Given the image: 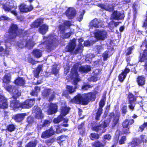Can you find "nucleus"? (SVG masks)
Returning <instances> with one entry per match:
<instances>
[{
  "label": "nucleus",
  "mask_w": 147,
  "mask_h": 147,
  "mask_svg": "<svg viewBox=\"0 0 147 147\" xmlns=\"http://www.w3.org/2000/svg\"><path fill=\"white\" fill-rule=\"evenodd\" d=\"M18 28L17 26L15 24L11 25L8 33L5 35L4 42L6 47L9 46L13 39H14L18 35Z\"/></svg>",
  "instance_id": "obj_1"
},
{
  "label": "nucleus",
  "mask_w": 147,
  "mask_h": 147,
  "mask_svg": "<svg viewBox=\"0 0 147 147\" xmlns=\"http://www.w3.org/2000/svg\"><path fill=\"white\" fill-rule=\"evenodd\" d=\"M13 1L11 0H8L4 1H1L0 4L3 5V8L5 11H10L11 13L15 16L17 15V13L16 10L13 9H16L17 8V6L14 5Z\"/></svg>",
  "instance_id": "obj_2"
},
{
  "label": "nucleus",
  "mask_w": 147,
  "mask_h": 147,
  "mask_svg": "<svg viewBox=\"0 0 147 147\" xmlns=\"http://www.w3.org/2000/svg\"><path fill=\"white\" fill-rule=\"evenodd\" d=\"M78 66L77 64L74 65L71 71L70 78L74 84L76 85L81 80L77 71Z\"/></svg>",
  "instance_id": "obj_3"
},
{
  "label": "nucleus",
  "mask_w": 147,
  "mask_h": 147,
  "mask_svg": "<svg viewBox=\"0 0 147 147\" xmlns=\"http://www.w3.org/2000/svg\"><path fill=\"white\" fill-rule=\"evenodd\" d=\"M56 38L55 36H53L52 35L49 36L47 38L43 37V39L45 41L43 42V44L45 45L47 48L51 49L52 46L54 45L57 41Z\"/></svg>",
  "instance_id": "obj_4"
},
{
  "label": "nucleus",
  "mask_w": 147,
  "mask_h": 147,
  "mask_svg": "<svg viewBox=\"0 0 147 147\" xmlns=\"http://www.w3.org/2000/svg\"><path fill=\"white\" fill-rule=\"evenodd\" d=\"M35 44V43L32 41V39H29L27 41L26 39L24 38L18 42V45L20 48H21L26 47L29 49H30Z\"/></svg>",
  "instance_id": "obj_5"
},
{
  "label": "nucleus",
  "mask_w": 147,
  "mask_h": 147,
  "mask_svg": "<svg viewBox=\"0 0 147 147\" xmlns=\"http://www.w3.org/2000/svg\"><path fill=\"white\" fill-rule=\"evenodd\" d=\"M97 94L96 92H90L83 95V101L82 102L84 105H86L92 99L95 98V95Z\"/></svg>",
  "instance_id": "obj_6"
},
{
  "label": "nucleus",
  "mask_w": 147,
  "mask_h": 147,
  "mask_svg": "<svg viewBox=\"0 0 147 147\" xmlns=\"http://www.w3.org/2000/svg\"><path fill=\"white\" fill-rule=\"evenodd\" d=\"M69 109L66 107V105L64 106V107H62L61 114L60 115L53 120V122L55 123H58L63 119V117L65 116L67 114L69 111Z\"/></svg>",
  "instance_id": "obj_7"
},
{
  "label": "nucleus",
  "mask_w": 147,
  "mask_h": 147,
  "mask_svg": "<svg viewBox=\"0 0 147 147\" xmlns=\"http://www.w3.org/2000/svg\"><path fill=\"white\" fill-rule=\"evenodd\" d=\"M103 26L102 21L97 18H95L91 20L89 24V28L91 29H93L94 27L95 28L103 27Z\"/></svg>",
  "instance_id": "obj_8"
},
{
  "label": "nucleus",
  "mask_w": 147,
  "mask_h": 147,
  "mask_svg": "<svg viewBox=\"0 0 147 147\" xmlns=\"http://www.w3.org/2000/svg\"><path fill=\"white\" fill-rule=\"evenodd\" d=\"M109 121H106L102 122L99 126H96L92 127L93 130L96 131H99L102 129V133H103L105 132V129L104 128L106 127L109 123Z\"/></svg>",
  "instance_id": "obj_9"
},
{
  "label": "nucleus",
  "mask_w": 147,
  "mask_h": 147,
  "mask_svg": "<svg viewBox=\"0 0 147 147\" xmlns=\"http://www.w3.org/2000/svg\"><path fill=\"white\" fill-rule=\"evenodd\" d=\"M111 117V120H112L111 123L112 127H114L118 123L120 116L119 113L117 112L115 114L112 113L109 115Z\"/></svg>",
  "instance_id": "obj_10"
},
{
  "label": "nucleus",
  "mask_w": 147,
  "mask_h": 147,
  "mask_svg": "<svg viewBox=\"0 0 147 147\" xmlns=\"http://www.w3.org/2000/svg\"><path fill=\"white\" fill-rule=\"evenodd\" d=\"M107 32L104 30H98L95 33L94 35L96 38L104 40L107 38Z\"/></svg>",
  "instance_id": "obj_11"
},
{
  "label": "nucleus",
  "mask_w": 147,
  "mask_h": 147,
  "mask_svg": "<svg viewBox=\"0 0 147 147\" xmlns=\"http://www.w3.org/2000/svg\"><path fill=\"white\" fill-rule=\"evenodd\" d=\"M54 92L53 90L48 88L45 89L42 93V95L45 97L48 96L50 94H51L49 99L50 101L52 100L54 98Z\"/></svg>",
  "instance_id": "obj_12"
},
{
  "label": "nucleus",
  "mask_w": 147,
  "mask_h": 147,
  "mask_svg": "<svg viewBox=\"0 0 147 147\" xmlns=\"http://www.w3.org/2000/svg\"><path fill=\"white\" fill-rule=\"evenodd\" d=\"M35 102L34 99L27 100L21 104V107L23 108H29L33 105Z\"/></svg>",
  "instance_id": "obj_13"
},
{
  "label": "nucleus",
  "mask_w": 147,
  "mask_h": 147,
  "mask_svg": "<svg viewBox=\"0 0 147 147\" xmlns=\"http://www.w3.org/2000/svg\"><path fill=\"white\" fill-rule=\"evenodd\" d=\"M33 113L36 118L40 119L43 118V115L42 113V111L39 107H34L33 108Z\"/></svg>",
  "instance_id": "obj_14"
},
{
  "label": "nucleus",
  "mask_w": 147,
  "mask_h": 147,
  "mask_svg": "<svg viewBox=\"0 0 147 147\" xmlns=\"http://www.w3.org/2000/svg\"><path fill=\"white\" fill-rule=\"evenodd\" d=\"M128 97L129 104V107L130 109L132 110L134 109L135 107V102L136 101V98L131 94H129Z\"/></svg>",
  "instance_id": "obj_15"
},
{
  "label": "nucleus",
  "mask_w": 147,
  "mask_h": 147,
  "mask_svg": "<svg viewBox=\"0 0 147 147\" xmlns=\"http://www.w3.org/2000/svg\"><path fill=\"white\" fill-rule=\"evenodd\" d=\"M105 100L104 99H102L99 102V105L100 107L98 109L96 117V120H99L100 117L102 113V107L104 106L105 104Z\"/></svg>",
  "instance_id": "obj_16"
},
{
  "label": "nucleus",
  "mask_w": 147,
  "mask_h": 147,
  "mask_svg": "<svg viewBox=\"0 0 147 147\" xmlns=\"http://www.w3.org/2000/svg\"><path fill=\"white\" fill-rule=\"evenodd\" d=\"M54 133L55 131L51 127L49 129L43 132L42 134L41 137L43 138H49L54 135Z\"/></svg>",
  "instance_id": "obj_17"
},
{
  "label": "nucleus",
  "mask_w": 147,
  "mask_h": 147,
  "mask_svg": "<svg viewBox=\"0 0 147 147\" xmlns=\"http://www.w3.org/2000/svg\"><path fill=\"white\" fill-rule=\"evenodd\" d=\"M54 133L55 131L51 127L49 129L43 132L42 134L41 137L43 138H49L54 135Z\"/></svg>",
  "instance_id": "obj_18"
},
{
  "label": "nucleus",
  "mask_w": 147,
  "mask_h": 147,
  "mask_svg": "<svg viewBox=\"0 0 147 147\" xmlns=\"http://www.w3.org/2000/svg\"><path fill=\"white\" fill-rule=\"evenodd\" d=\"M76 11L73 8H68L66 12V16L69 19H73L76 15Z\"/></svg>",
  "instance_id": "obj_19"
},
{
  "label": "nucleus",
  "mask_w": 147,
  "mask_h": 147,
  "mask_svg": "<svg viewBox=\"0 0 147 147\" xmlns=\"http://www.w3.org/2000/svg\"><path fill=\"white\" fill-rule=\"evenodd\" d=\"M7 100L5 97L0 95V109H5L8 108Z\"/></svg>",
  "instance_id": "obj_20"
},
{
  "label": "nucleus",
  "mask_w": 147,
  "mask_h": 147,
  "mask_svg": "<svg viewBox=\"0 0 147 147\" xmlns=\"http://www.w3.org/2000/svg\"><path fill=\"white\" fill-rule=\"evenodd\" d=\"M76 40L75 39H73L69 43V45L67 46L66 51L68 52L73 51L76 46Z\"/></svg>",
  "instance_id": "obj_21"
},
{
  "label": "nucleus",
  "mask_w": 147,
  "mask_h": 147,
  "mask_svg": "<svg viewBox=\"0 0 147 147\" xmlns=\"http://www.w3.org/2000/svg\"><path fill=\"white\" fill-rule=\"evenodd\" d=\"M112 18L113 19L119 20L123 19L124 17L123 13H121L117 11H114L112 16Z\"/></svg>",
  "instance_id": "obj_22"
},
{
  "label": "nucleus",
  "mask_w": 147,
  "mask_h": 147,
  "mask_svg": "<svg viewBox=\"0 0 147 147\" xmlns=\"http://www.w3.org/2000/svg\"><path fill=\"white\" fill-rule=\"evenodd\" d=\"M20 11L22 12H27L31 11L33 9V7L31 5L29 7L24 4L21 5L19 8Z\"/></svg>",
  "instance_id": "obj_23"
},
{
  "label": "nucleus",
  "mask_w": 147,
  "mask_h": 147,
  "mask_svg": "<svg viewBox=\"0 0 147 147\" xmlns=\"http://www.w3.org/2000/svg\"><path fill=\"white\" fill-rule=\"evenodd\" d=\"M57 106L56 104L51 103L48 110V114L51 115L56 113L57 111Z\"/></svg>",
  "instance_id": "obj_24"
},
{
  "label": "nucleus",
  "mask_w": 147,
  "mask_h": 147,
  "mask_svg": "<svg viewBox=\"0 0 147 147\" xmlns=\"http://www.w3.org/2000/svg\"><path fill=\"white\" fill-rule=\"evenodd\" d=\"M83 100V96H82L81 94H78L74 98L71 100V102L76 103L77 104H81L84 105L82 102Z\"/></svg>",
  "instance_id": "obj_25"
},
{
  "label": "nucleus",
  "mask_w": 147,
  "mask_h": 147,
  "mask_svg": "<svg viewBox=\"0 0 147 147\" xmlns=\"http://www.w3.org/2000/svg\"><path fill=\"white\" fill-rule=\"evenodd\" d=\"M140 60L141 61H145V69L147 71V50H145L143 53L141 55Z\"/></svg>",
  "instance_id": "obj_26"
},
{
  "label": "nucleus",
  "mask_w": 147,
  "mask_h": 147,
  "mask_svg": "<svg viewBox=\"0 0 147 147\" xmlns=\"http://www.w3.org/2000/svg\"><path fill=\"white\" fill-rule=\"evenodd\" d=\"M71 25V23L69 21H65L62 25L59 26V28L62 32H64L66 28H69Z\"/></svg>",
  "instance_id": "obj_27"
},
{
  "label": "nucleus",
  "mask_w": 147,
  "mask_h": 147,
  "mask_svg": "<svg viewBox=\"0 0 147 147\" xmlns=\"http://www.w3.org/2000/svg\"><path fill=\"white\" fill-rule=\"evenodd\" d=\"M49 29L48 26L45 24H43L40 26L38 29V32L42 34H44L48 31Z\"/></svg>",
  "instance_id": "obj_28"
},
{
  "label": "nucleus",
  "mask_w": 147,
  "mask_h": 147,
  "mask_svg": "<svg viewBox=\"0 0 147 147\" xmlns=\"http://www.w3.org/2000/svg\"><path fill=\"white\" fill-rule=\"evenodd\" d=\"M21 104L15 99L11 101L10 106L13 109L16 110L19 107H21Z\"/></svg>",
  "instance_id": "obj_29"
},
{
  "label": "nucleus",
  "mask_w": 147,
  "mask_h": 147,
  "mask_svg": "<svg viewBox=\"0 0 147 147\" xmlns=\"http://www.w3.org/2000/svg\"><path fill=\"white\" fill-rule=\"evenodd\" d=\"M130 71V70L127 68H126L124 71H123L119 76V80L122 82L125 78L127 73H129Z\"/></svg>",
  "instance_id": "obj_30"
},
{
  "label": "nucleus",
  "mask_w": 147,
  "mask_h": 147,
  "mask_svg": "<svg viewBox=\"0 0 147 147\" xmlns=\"http://www.w3.org/2000/svg\"><path fill=\"white\" fill-rule=\"evenodd\" d=\"M100 6L102 8L105 10L111 11H112L114 8V6L113 4H109L106 3L104 4H100Z\"/></svg>",
  "instance_id": "obj_31"
},
{
  "label": "nucleus",
  "mask_w": 147,
  "mask_h": 147,
  "mask_svg": "<svg viewBox=\"0 0 147 147\" xmlns=\"http://www.w3.org/2000/svg\"><path fill=\"white\" fill-rule=\"evenodd\" d=\"M91 70V67L88 65L81 66L79 68V71L81 72L87 73Z\"/></svg>",
  "instance_id": "obj_32"
},
{
  "label": "nucleus",
  "mask_w": 147,
  "mask_h": 147,
  "mask_svg": "<svg viewBox=\"0 0 147 147\" xmlns=\"http://www.w3.org/2000/svg\"><path fill=\"white\" fill-rule=\"evenodd\" d=\"M129 123V120L127 119L125 120L123 123V131L125 134L129 132V128L128 127Z\"/></svg>",
  "instance_id": "obj_33"
},
{
  "label": "nucleus",
  "mask_w": 147,
  "mask_h": 147,
  "mask_svg": "<svg viewBox=\"0 0 147 147\" xmlns=\"http://www.w3.org/2000/svg\"><path fill=\"white\" fill-rule=\"evenodd\" d=\"M26 115V114L24 113L17 114L15 116L14 119L16 121L19 122L23 120Z\"/></svg>",
  "instance_id": "obj_34"
},
{
  "label": "nucleus",
  "mask_w": 147,
  "mask_h": 147,
  "mask_svg": "<svg viewBox=\"0 0 147 147\" xmlns=\"http://www.w3.org/2000/svg\"><path fill=\"white\" fill-rule=\"evenodd\" d=\"M43 19L42 18H39L37 19L32 24V27L37 28L41 24L43 23Z\"/></svg>",
  "instance_id": "obj_35"
},
{
  "label": "nucleus",
  "mask_w": 147,
  "mask_h": 147,
  "mask_svg": "<svg viewBox=\"0 0 147 147\" xmlns=\"http://www.w3.org/2000/svg\"><path fill=\"white\" fill-rule=\"evenodd\" d=\"M32 53L34 56L37 58L41 57L42 55V51L38 49L34 50Z\"/></svg>",
  "instance_id": "obj_36"
},
{
  "label": "nucleus",
  "mask_w": 147,
  "mask_h": 147,
  "mask_svg": "<svg viewBox=\"0 0 147 147\" xmlns=\"http://www.w3.org/2000/svg\"><path fill=\"white\" fill-rule=\"evenodd\" d=\"M15 83L18 85L22 86L24 85L25 83V80L21 78H18L15 81Z\"/></svg>",
  "instance_id": "obj_37"
},
{
  "label": "nucleus",
  "mask_w": 147,
  "mask_h": 147,
  "mask_svg": "<svg viewBox=\"0 0 147 147\" xmlns=\"http://www.w3.org/2000/svg\"><path fill=\"white\" fill-rule=\"evenodd\" d=\"M79 45L78 47L77 48L76 50V53L78 52H81L83 49V44L82 42H83V39L80 38L78 40Z\"/></svg>",
  "instance_id": "obj_38"
},
{
  "label": "nucleus",
  "mask_w": 147,
  "mask_h": 147,
  "mask_svg": "<svg viewBox=\"0 0 147 147\" xmlns=\"http://www.w3.org/2000/svg\"><path fill=\"white\" fill-rule=\"evenodd\" d=\"M137 81L138 84L142 86L145 84V78L142 76H139L137 78Z\"/></svg>",
  "instance_id": "obj_39"
},
{
  "label": "nucleus",
  "mask_w": 147,
  "mask_h": 147,
  "mask_svg": "<svg viewBox=\"0 0 147 147\" xmlns=\"http://www.w3.org/2000/svg\"><path fill=\"white\" fill-rule=\"evenodd\" d=\"M11 76L10 74H6L4 76L3 81L4 83H9L11 80Z\"/></svg>",
  "instance_id": "obj_40"
},
{
  "label": "nucleus",
  "mask_w": 147,
  "mask_h": 147,
  "mask_svg": "<svg viewBox=\"0 0 147 147\" xmlns=\"http://www.w3.org/2000/svg\"><path fill=\"white\" fill-rule=\"evenodd\" d=\"M141 142L138 139L135 138L131 142L130 145L132 147H134L138 145Z\"/></svg>",
  "instance_id": "obj_41"
},
{
  "label": "nucleus",
  "mask_w": 147,
  "mask_h": 147,
  "mask_svg": "<svg viewBox=\"0 0 147 147\" xmlns=\"http://www.w3.org/2000/svg\"><path fill=\"white\" fill-rule=\"evenodd\" d=\"M40 88L39 87H35L34 90H32L30 94L32 96H37L38 93L40 91Z\"/></svg>",
  "instance_id": "obj_42"
},
{
  "label": "nucleus",
  "mask_w": 147,
  "mask_h": 147,
  "mask_svg": "<svg viewBox=\"0 0 147 147\" xmlns=\"http://www.w3.org/2000/svg\"><path fill=\"white\" fill-rule=\"evenodd\" d=\"M12 91L13 94V96L14 98H16L17 97L21 95V93L18 91V90L15 88L13 89Z\"/></svg>",
  "instance_id": "obj_43"
},
{
  "label": "nucleus",
  "mask_w": 147,
  "mask_h": 147,
  "mask_svg": "<svg viewBox=\"0 0 147 147\" xmlns=\"http://www.w3.org/2000/svg\"><path fill=\"white\" fill-rule=\"evenodd\" d=\"M95 57V55L94 54L90 53L87 54L86 56V61H88L90 62L92 61V58Z\"/></svg>",
  "instance_id": "obj_44"
},
{
  "label": "nucleus",
  "mask_w": 147,
  "mask_h": 147,
  "mask_svg": "<svg viewBox=\"0 0 147 147\" xmlns=\"http://www.w3.org/2000/svg\"><path fill=\"white\" fill-rule=\"evenodd\" d=\"M42 67V65H39L36 69V71L34 73V76L36 78H37L38 75L41 70V68Z\"/></svg>",
  "instance_id": "obj_45"
},
{
  "label": "nucleus",
  "mask_w": 147,
  "mask_h": 147,
  "mask_svg": "<svg viewBox=\"0 0 147 147\" xmlns=\"http://www.w3.org/2000/svg\"><path fill=\"white\" fill-rule=\"evenodd\" d=\"M76 88V86H75V88H74L72 86H67V90L68 91L69 93L70 94H71L75 92V88Z\"/></svg>",
  "instance_id": "obj_46"
},
{
  "label": "nucleus",
  "mask_w": 147,
  "mask_h": 147,
  "mask_svg": "<svg viewBox=\"0 0 147 147\" xmlns=\"http://www.w3.org/2000/svg\"><path fill=\"white\" fill-rule=\"evenodd\" d=\"M112 54V53L111 54L109 53V51H106L103 54L104 60H106L109 56H111Z\"/></svg>",
  "instance_id": "obj_47"
},
{
  "label": "nucleus",
  "mask_w": 147,
  "mask_h": 147,
  "mask_svg": "<svg viewBox=\"0 0 147 147\" xmlns=\"http://www.w3.org/2000/svg\"><path fill=\"white\" fill-rule=\"evenodd\" d=\"M92 145L95 147H102L105 144H103L98 141H96L92 144Z\"/></svg>",
  "instance_id": "obj_48"
},
{
  "label": "nucleus",
  "mask_w": 147,
  "mask_h": 147,
  "mask_svg": "<svg viewBox=\"0 0 147 147\" xmlns=\"http://www.w3.org/2000/svg\"><path fill=\"white\" fill-rule=\"evenodd\" d=\"M91 139L92 140H94L95 139H96L99 138V136L97 134L95 133H92L90 136Z\"/></svg>",
  "instance_id": "obj_49"
},
{
  "label": "nucleus",
  "mask_w": 147,
  "mask_h": 147,
  "mask_svg": "<svg viewBox=\"0 0 147 147\" xmlns=\"http://www.w3.org/2000/svg\"><path fill=\"white\" fill-rule=\"evenodd\" d=\"M103 46H97L96 47V51L98 53H100L103 51Z\"/></svg>",
  "instance_id": "obj_50"
},
{
  "label": "nucleus",
  "mask_w": 147,
  "mask_h": 147,
  "mask_svg": "<svg viewBox=\"0 0 147 147\" xmlns=\"http://www.w3.org/2000/svg\"><path fill=\"white\" fill-rule=\"evenodd\" d=\"M36 143L35 142H30L28 143L25 147H35Z\"/></svg>",
  "instance_id": "obj_51"
},
{
  "label": "nucleus",
  "mask_w": 147,
  "mask_h": 147,
  "mask_svg": "<svg viewBox=\"0 0 147 147\" xmlns=\"http://www.w3.org/2000/svg\"><path fill=\"white\" fill-rule=\"evenodd\" d=\"M52 72L55 75H57L58 73V69H57L56 65H54L53 66Z\"/></svg>",
  "instance_id": "obj_52"
},
{
  "label": "nucleus",
  "mask_w": 147,
  "mask_h": 147,
  "mask_svg": "<svg viewBox=\"0 0 147 147\" xmlns=\"http://www.w3.org/2000/svg\"><path fill=\"white\" fill-rule=\"evenodd\" d=\"M15 128V127L13 125H11L7 127V129L8 131H13Z\"/></svg>",
  "instance_id": "obj_53"
},
{
  "label": "nucleus",
  "mask_w": 147,
  "mask_h": 147,
  "mask_svg": "<svg viewBox=\"0 0 147 147\" xmlns=\"http://www.w3.org/2000/svg\"><path fill=\"white\" fill-rule=\"evenodd\" d=\"M134 47L132 46L130 47L127 50L126 52V54L127 55H129L131 54V51L132 49H134Z\"/></svg>",
  "instance_id": "obj_54"
},
{
  "label": "nucleus",
  "mask_w": 147,
  "mask_h": 147,
  "mask_svg": "<svg viewBox=\"0 0 147 147\" xmlns=\"http://www.w3.org/2000/svg\"><path fill=\"white\" fill-rule=\"evenodd\" d=\"M91 87L92 86L90 85H84L82 87V89L84 90H86Z\"/></svg>",
  "instance_id": "obj_55"
},
{
  "label": "nucleus",
  "mask_w": 147,
  "mask_h": 147,
  "mask_svg": "<svg viewBox=\"0 0 147 147\" xmlns=\"http://www.w3.org/2000/svg\"><path fill=\"white\" fill-rule=\"evenodd\" d=\"M111 136L110 134H106L104 136V141L106 140H109L111 139Z\"/></svg>",
  "instance_id": "obj_56"
},
{
  "label": "nucleus",
  "mask_w": 147,
  "mask_h": 147,
  "mask_svg": "<svg viewBox=\"0 0 147 147\" xmlns=\"http://www.w3.org/2000/svg\"><path fill=\"white\" fill-rule=\"evenodd\" d=\"M126 140V138L125 136H123L121 139L119 140V143L120 144H123L124 141Z\"/></svg>",
  "instance_id": "obj_57"
},
{
  "label": "nucleus",
  "mask_w": 147,
  "mask_h": 147,
  "mask_svg": "<svg viewBox=\"0 0 147 147\" xmlns=\"http://www.w3.org/2000/svg\"><path fill=\"white\" fill-rule=\"evenodd\" d=\"M9 18L5 15H3L0 17V20H9Z\"/></svg>",
  "instance_id": "obj_58"
},
{
  "label": "nucleus",
  "mask_w": 147,
  "mask_h": 147,
  "mask_svg": "<svg viewBox=\"0 0 147 147\" xmlns=\"http://www.w3.org/2000/svg\"><path fill=\"white\" fill-rule=\"evenodd\" d=\"M28 62L32 64H35L36 63L38 62H36L32 58H29L28 59Z\"/></svg>",
  "instance_id": "obj_59"
},
{
  "label": "nucleus",
  "mask_w": 147,
  "mask_h": 147,
  "mask_svg": "<svg viewBox=\"0 0 147 147\" xmlns=\"http://www.w3.org/2000/svg\"><path fill=\"white\" fill-rule=\"evenodd\" d=\"M147 126V123H145L143 125L140 126V130L142 131L144 129V128Z\"/></svg>",
  "instance_id": "obj_60"
},
{
  "label": "nucleus",
  "mask_w": 147,
  "mask_h": 147,
  "mask_svg": "<svg viewBox=\"0 0 147 147\" xmlns=\"http://www.w3.org/2000/svg\"><path fill=\"white\" fill-rule=\"evenodd\" d=\"M141 139L144 143H146L147 141V138H145L144 135H141L140 136Z\"/></svg>",
  "instance_id": "obj_61"
},
{
  "label": "nucleus",
  "mask_w": 147,
  "mask_h": 147,
  "mask_svg": "<svg viewBox=\"0 0 147 147\" xmlns=\"http://www.w3.org/2000/svg\"><path fill=\"white\" fill-rule=\"evenodd\" d=\"M27 121L29 123H31L33 121V118L31 117H29L27 118Z\"/></svg>",
  "instance_id": "obj_62"
},
{
  "label": "nucleus",
  "mask_w": 147,
  "mask_h": 147,
  "mask_svg": "<svg viewBox=\"0 0 147 147\" xmlns=\"http://www.w3.org/2000/svg\"><path fill=\"white\" fill-rule=\"evenodd\" d=\"M127 106H123L122 109V113L124 115L126 114L127 111Z\"/></svg>",
  "instance_id": "obj_63"
},
{
  "label": "nucleus",
  "mask_w": 147,
  "mask_h": 147,
  "mask_svg": "<svg viewBox=\"0 0 147 147\" xmlns=\"http://www.w3.org/2000/svg\"><path fill=\"white\" fill-rule=\"evenodd\" d=\"M50 123L51 122L49 121L46 120L45 121L43 124L44 126H47L49 125Z\"/></svg>",
  "instance_id": "obj_64"
}]
</instances>
